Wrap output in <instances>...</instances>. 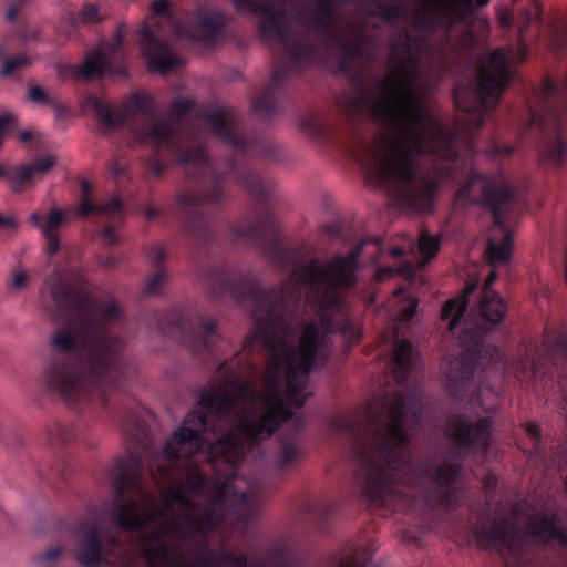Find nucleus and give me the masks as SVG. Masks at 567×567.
<instances>
[{"label": "nucleus", "mask_w": 567, "mask_h": 567, "mask_svg": "<svg viewBox=\"0 0 567 567\" xmlns=\"http://www.w3.org/2000/svg\"><path fill=\"white\" fill-rule=\"evenodd\" d=\"M420 354L409 340H396L393 346L392 375L400 386H405L412 370L416 369Z\"/></svg>", "instance_id": "412c9836"}, {"label": "nucleus", "mask_w": 567, "mask_h": 567, "mask_svg": "<svg viewBox=\"0 0 567 567\" xmlns=\"http://www.w3.org/2000/svg\"><path fill=\"white\" fill-rule=\"evenodd\" d=\"M200 554L197 555V563H179L174 567H264L262 565H250L245 554H234L227 548L215 550L208 543L202 544ZM271 567H295L287 557L286 550L278 547L274 550V563Z\"/></svg>", "instance_id": "f3484780"}, {"label": "nucleus", "mask_w": 567, "mask_h": 567, "mask_svg": "<svg viewBox=\"0 0 567 567\" xmlns=\"http://www.w3.org/2000/svg\"><path fill=\"white\" fill-rule=\"evenodd\" d=\"M43 305L56 320L72 327L56 329L49 339L51 357L42 372L49 395L73 408L97 404L110 410L120 395L131 363L124 353L125 341L114 330L123 312L111 300L99 305L79 286H70L54 270L40 291Z\"/></svg>", "instance_id": "39448f33"}, {"label": "nucleus", "mask_w": 567, "mask_h": 567, "mask_svg": "<svg viewBox=\"0 0 567 567\" xmlns=\"http://www.w3.org/2000/svg\"><path fill=\"white\" fill-rule=\"evenodd\" d=\"M394 269H392L391 267H384V268H380L377 272H375V277L378 280H385L388 278H392L394 276Z\"/></svg>", "instance_id": "6e6d98bb"}, {"label": "nucleus", "mask_w": 567, "mask_h": 567, "mask_svg": "<svg viewBox=\"0 0 567 567\" xmlns=\"http://www.w3.org/2000/svg\"><path fill=\"white\" fill-rule=\"evenodd\" d=\"M34 137L33 132L31 131H22L19 134V138L22 143H30Z\"/></svg>", "instance_id": "680f3d73"}, {"label": "nucleus", "mask_w": 567, "mask_h": 567, "mask_svg": "<svg viewBox=\"0 0 567 567\" xmlns=\"http://www.w3.org/2000/svg\"><path fill=\"white\" fill-rule=\"evenodd\" d=\"M524 430L532 443V456L538 460L544 458L545 454L543 446L542 429L539 424L534 421H529L524 425Z\"/></svg>", "instance_id": "c756f323"}, {"label": "nucleus", "mask_w": 567, "mask_h": 567, "mask_svg": "<svg viewBox=\"0 0 567 567\" xmlns=\"http://www.w3.org/2000/svg\"><path fill=\"white\" fill-rule=\"evenodd\" d=\"M64 219L62 210L58 208L52 209L42 226V233H56V229L63 224Z\"/></svg>", "instance_id": "58836bf2"}, {"label": "nucleus", "mask_w": 567, "mask_h": 567, "mask_svg": "<svg viewBox=\"0 0 567 567\" xmlns=\"http://www.w3.org/2000/svg\"><path fill=\"white\" fill-rule=\"evenodd\" d=\"M28 0H8L6 10V20L13 22L17 18L19 10L27 3Z\"/></svg>", "instance_id": "49530a36"}, {"label": "nucleus", "mask_w": 567, "mask_h": 567, "mask_svg": "<svg viewBox=\"0 0 567 567\" xmlns=\"http://www.w3.org/2000/svg\"><path fill=\"white\" fill-rule=\"evenodd\" d=\"M477 403L485 411H493L497 403L498 390L486 385L485 383H481L475 392Z\"/></svg>", "instance_id": "473e14b6"}, {"label": "nucleus", "mask_w": 567, "mask_h": 567, "mask_svg": "<svg viewBox=\"0 0 567 567\" xmlns=\"http://www.w3.org/2000/svg\"><path fill=\"white\" fill-rule=\"evenodd\" d=\"M340 567H362L359 561L357 555H348L340 560Z\"/></svg>", "instance_id": "864d4df0"}, {"label": "nucleus", "mask_w": 567, "mask_h": 567, "mask_svg": "<svg viewBox=\"0 0 567 567\" xmlns=\"http://www.w3.org/2000/svg\"><path fill=\"white\" fill-rule=\"evenodd\" d=\"M567 153V142L563 137H558L549 147V156L557 164H563Z\"/></svg>", "instance_id": "a19ab883"}, {"label": "nucleus", "mask_w": 567, "mask_h": 567, "mask_svg": "<svg viewBox=\"0 0 567 567\" xmlns=\"http://www.w3.org/2000/svg\"><path fill=\"white\" fill-rule=\"evenodd\" d=\"M20 42L25 45L28 42L38 40V30L28 24H19L13 29Z\"/></svg>", "instance_id": "79ce46f5"}, {"label": "nucleus", "mask_w": 567, "mask_h": 567, "mask_svg": "<svg viewBox=\"0 0 567 567\" xmlns=\"http://www.w3.org/2000/svg\"><path fill=\"white\" fill-rule=\"evenodd\" d=\"M205 280L214 297L251 305L256 327L243 351L268 352L265 394L241 377V353L219 359L217 343L228 341L216 318H190L173 309L159 322L163 334L178 339L195 357L216 362L223 380L200 391L199 409L186 414L161 452L154 451L132 409L118 408L138 435L110 472L113 496L104 509L126 532L165 522L140 538L138 555L147 567H166L172 560L166 535L187 539L181 519L204 538L203 544L219 527L247 528L256 516L258 495L239 488L245 480L237 465L293 420L290 404H306L308 377L327 363L331 336L341 334L347 351L362 337L341 293L354 287L357 278H289L268 289L257 278Z\"/></svg>", "instance_id": "f257e3e1"}, {"label": "nucleus", "mask_w": 567, "mask_h": 567, "mask_svg": "<svg viewBox=\"0 0 567 567\" xmlns=\"http://www.w3.org/2000/svg\"><path fill=\"white\" fill-rule=\"evenodd\" d=\"M50 107L52 109L56 121H63L71 114L69 106L60 102L56 97Z\"/></svg>", "instance_id": "de8ad7c7"}, {"label": "nucleus", "mask_w": 567, "mask_h": 567, "mask_svg": "<svg viewBox=\"0 0 567 567\" xmlns=\"http://www.w3.org/2000/svg\"><path fill=\"white\" fill-rule=\"evenodd\" d=\"M321 519H327L338 513V505L336 503H327L322 508L316 509Z\"/></svg>", "instance_id": "09e8293b"}, {"label": "nucleus", "mask_w": 567, "mask_h": 567, "mask_svg": "<svg viewBox=\"0 0 567 567\" xmlns=\"http://www.w3.org/2000/svg\"><path fill=\"white\" fill-rule=\"evenodd\" d=\"M302 425L300 422L296 424L293 430L280 436V450L276 456V465L280 472H284L303 457V451L300 444V435Z\"/></svg>", "instance_id": "4be33fe9"}, {"label": "nucleus", "mask_w": 567, "mask_h": 567, "mask_svg": "<svg viewBox=\"0 0 567 567\" xmlns=\"http://www.w3.org/2000/svg\"><path fill=\"white\" fill-rule=\"evenodd\" d=\"M527 58H528V48L523 41H519L518 47H517V54H516L515 59L518 60L519 62H525L527 60Z\"/></svg>", "instance_id": "5fc2aeb1"}, {"label": "nucleus", "mask_w": 567, "mask_h": 567, "mask_svg": "<svg viewBox=\"0 0 567 567\" xmlns=\"http://www.w3.org/2000/svg\"><path fill=\"white\" fill-rule=\"evenodd\" d=\"M43 237L47 240V254L50 256L59 252L61 245L60 238L56 233H42Z\"/></svg>", "instance_id": "a18cd8bd"}, {"label": "nucleus", "mask_w": 567, "mask_h": 567, "mask_svg": "<svg viewBox=\"0 0 567 567\" xmlns=\"http://www.w3.org/2000/svg\"><path fill=\"white\" fill-rule=\"evenodd\" d=\"M525 365L534 379L553 383L560 394L559 406L567 419V327L546 328L540 342L525 346Z\"/></svg>", "instance_id": "9b49d317"}, {"label": "nucleus", "mask_w": 567, "mask_h": 567, "mask_svg": "<svg viewBox=\"0 0 567 567\" xmlns=\"http://www.w3.org/2000/svg\"><path fill=\"white\" fill-rule=\"evenodd\" d=\"M31 166L28 164H20L10 167L9 182L12 184L14 193H21L24 185L33 178Z\"/></svg>", "instance_id": "c85d7f7f"}, {"label": "nucleus", "mask_w": 567, "mask_h": 567, "mask_svg": "<svg viewBox=\"0 0 567 567\" xmlns=\"http://www.w3.org/2000/svg\"><path fill=\"white\" fill-rule=\"evenodd\" d=\"M509 59L505 49L497 48L489 54L487 62L480 66L474 80L454 86L453 101L455 107L464 113L461 121L468 130H480L485 122V111L498 104L512 79Z\"/></svg>", "instance_id": "1a4fd4ad"}, {"label": "nucleus", "mask_w": 567, "mask_h": 567, "mask_svg": "<svg viewBox=\"0 0 567 567\" xmlns=\"http://www.w3.org/2000/svg\"><path fill=\"white\" fill-rule=\"evenodd\" d=\"M71 536L73 558L81 567H100L124 551L121 536L102 523L97 508H92L71 528Z\"/></svg>", "instance_id": "ddd939ff"}, {"label": "nucleus", "mask_w": 567, "mask_h": 567, "mask_svg": "<svg viewBox=\"0 0 567 567\" xmlns=\"http://www.w3.org/2000/svg\"><path fill=\"white\" fill-rule=\"evenodd\" d=\"M164 214L163 209L155 208V207H147L145 209V217L147 219H154L156 217H159Z\"/></svg>", "instance_id": "13d9d810"}, {"label": "nucleus", "mask_w": 567, "mask_h": 567, "mask_svg": "<svg viewBox=\"0 0 567 567\" xmlns=\"http://www.w3.org/2000/svg\"><path fill=\"white\" fill-rule=\"evenodd\" d=\"M28 282V275L24 271L16 272L12 276V287L16 289L23 288Z\"/></svg>", "instance_id": "8fccbe9b"}, {"label": "nucleus", "mask_w": 567, "mask_h": 567, "mask_svg": "<svg viewBox=\"0 0 567 567\" xmlns=\"http://www.w3.org/2000/svg\"><path fill=\"white\" fill-rule=\"evenodd\" d=\"M416 308H417L416 301H413L408 307H405L401 312L402 320H405V321L412 320L416 313Z\"/></svg>", "instance_id": "3c124183"}, {"label": "nucleus", "mask_w": 567, "mask_h": 567, "mask_svg": "<svg viewBox=\"0 0 567 567\" xmlns=\"http://www.w3.org/2000/svg\"><path fill=\"white\" fill-rule=\"evenodd\" d=\"M556 567H567V554L566 553H563L560 555V558L557 561Z\"/></svg>", "instance_id": "774afa93"}, {"label": "nucleus", "mask_w": 567, "mask_h": 567, "mask_svg": "<svg viewBox=\"0 0 567 567\" xmlns=\"http://www.w3.org/2000/svg\"><path fill=\"white\" fill-rule=\"evenodd\" d=\"M111 172L114 177H120L124 174V169L118 164H112Z\"/></svg>", "instance_id": "0e129e2a"}, {"label": "nucleus", "mask_w": 567, "mask_h": 567, "mask_svg": "<svg viewBox=\"0 0 567 567\" xmlns=\"http://www.w3.org/2000/svg\"><path fill=\"white\" fill-rule=\"evenodd\" d=\"M347 3H351L350 0H317L316 9L305 16V22L319 38L329 35L337 28V7Z\"/></svg>", "instance_id": "aec40b11"}, {"label": "nucleus", "mask_w": 567, "mask_h": 567, "mask_svg": "<svg viewBox=\"0 0 567 567\" xmlns=\"http://www.w3.org/2000/svg\"><path fill=\"white\" fill-rule=\"evenodd\" d=\"M493 431L494 420L489 415L473 420L467 414H457L449 421V436L462 453L487 454Z\"/></svg>", "instance_id": "2eb2a0df"}, {"label": "nucleus", "mask_w": 567, "mask_h": 567, "mask_svg": "<svg viewBox=\"0 0 567 567\" xmlns=\"http://www.w3.org/2000/svg\"><path fill=\"white\" fill-rule=\"evenodd\" d=\"M166 257L167 251L162 245H153L147 251V258L155 270L166 269L164 265Z\"/></svg>", "instance_id": "4c0bfd02"}, {"label": "nucleus", "mask_w": 567, "mask_h": 567, "mask_svg": "<svg viewBox=\"0 0 567 567\" xmlns=\"http://www.w3.org/2000/svg\"><path fill=\"white\" fill-rule=\"evenodd\" d=\"M63 551V546L50 547L45 549L43 553L39 554L38 560L42 565L50 567L61 558Z\"/></svg>", "instance_id": "ea45409f"}, {"label": "nucleus", "mask_w": 567, "mask_h": 567, "mask_svg": "<svg viewBox=\"0 0 567 567\" xmlns=\"http://www.w3.org/2000/svg\"><path fill=\"white\" fill-rule=\"evenodd\" d=\"M125 33L118 28L113 41L103 43L86 54L85 61L78 72L86 80L93 78H124L126 64L122 45Z\"/></svg>", "instance_id": "dca6fc26"}, {"label": "nucleus", "mask_w": 567, "mask_h": 567, "mask_svg": "<svg viewBox=\"0 0 567 567\" xmlns=\"http://www.w3.org/2000/svg\"><path fill=\"white\" fill-rule=\"evenodd\" d=\"M118 262V260L113 257V256H109V257H105L104 259H102L101 264L106 267V268H113L115 267V265Z\"/></svg>", "instance_id": "e2e57ef3"}, {"label": "nucleus", "mask_w": 567, "mask_h": 567, "mask_svg": "<svg viewBox=\"0 0 567 567\" xmlns=\"http://www.w3.org/2000/svg\"><path fill=\"white\" fill-rule=\"evenodd\" d=\"M194 106L195 102L190 99H174L169 107L172 121H166L159 116L152 95L146 93L134 92L121 106H114L94 94L85 100V107L94 112L103 133L130 126L137 140L153 147L154 156L147 168L154 177H161L172 162L185 165L187 177L199 183L195 188L179 192L175 197L182 233L199 251L204 252L215 240V231L206 210H220L226 206L229 195L225 183L228 177L235 176L254 200L256 218L244 216L238 223L228 225L229 236L234 240L258 247L264 257L277 267L290 268L296 254L282 244L280 227L272 210V185L247 163L252 156L267 162L279 161V146L269 140L248 136L235 109H213L203 114V118L210 131L235 151L225 169L218 171L204 146L185 145L181 141L177 123Z\"/></svg>", "instance_id": "f03ea898"}, {"label": "nucleus", "mask_w": 567, "mask_h": 567, "mask_svg": "<svg viewBox=\"0 0 567 567\" xmlns=\"http://www.w3.org/2000/svg\"><path fill=\"white\" fill-rule=\"evenodd\" d=\"M14 226L16 223L12 217L0 215V228L10 229Z\"/></svg>", "instance_id": "4d7b16f0"}, {"label": "nucleus", "mask_w": 567, "mask_h": 567, "mask_svg": "<svg viewBox=\"0 0 567 567\" xmlns=\"http://www.w3.org/2000/svg\"><path fill=\"white\" fill-rule=\"evenodd\" d=\"M514 152V147L512 145H499L497 143H493L486 151V154L493 158H499L505 156H511Z\"/></svg>", "instance_id": "c03bdc74"}, {"label": "nucleus", "mask_w": 567, "mask_h": 567, "mask_svg": "<svg viewBox=\"0 0 567 567\" xmlns=\"http://www.w3.org/2000/svg\"><path fill=\"white\" fill-rule=\"evenodd\" d=\"M429 1L430 4L413 18L420 33L402 30L390 40L395 65L389 75L378 79L374 90L361 84L351 100L358 113L369 116L383 128L374 143L359 135L349 142L313 114L300 122L306 135L339 147L379 186L392 192L401 205L422 213L431 210L437 184L419 173L417 157L431 155L444 161L455 155V134L442 127L413 86L416 69L430 48L423 32L433 34L444 30L450 38L454 25L474 8V0Z\"/></svg>", "instance_id": "7ed1b4c3"}, {"label": "nucleus", "mask_w": 567, "mask_h": 567, "mask_svg": "<svg viewBox=\"0 0 567 567\" xmlns=\"http://www.w3.org/2000/svg\"><path fill=\"white\" fill-rule=\"evenodd\" d=\"M323 43L326 50L334 47L339 51L338 68L342 73H349L352 64L365 56V47L370 45L372 38L369 37L362 29L354 32L352 39H347L344 34L336 28L329 35L319 38Z\"/></svg>", "instance_id": "a211bd4d"}, {"label": "nucleus", "mask_w": 567, "mask_h": 567, "mask_svg": "<svg viewBox=\"0 0 567 567\" xmlns=\"http://www.w3.org/2000/svg\"><path fill=\"white\" fill-rule=\"evenodd\" d=\"M441 248V237L422 231L419 238V250L425 261L434 258Z\"/></svg>", "instance_id": "7c9ffc66"}, {"label": "nucleus", "mask_w": 567, "mask_h": 567, "mask_svg": "<svg viewBox=\"0 0 567 567\" xmlns=\"http://www.w3.org/2000/svg\"><path fill=\"white\" fill-rule=\"evenodd\" d=\"M484 484L487 489V493L494 492L497 488L498 484L497 477L494 474L488 473L484 478Z\"/></svg>", "instance_id": "603ef678"}, {"label": "nucleus", "mask_w": 567, "mask_h": 567, "mask_svg": "<svg viewBox=\"0 0 567 567\" xmlns=\"http://www.w3.org/2000/svg\"><path fill=\"white\" fill-rule=\"evenodd\" d=\"M474 535L480 547L499 554L505 567H546L536 547H567V524L556 511L533 513L522 527L514 514L497 508L494 514L481 517Z\"/></svg>", "instance_id": "423d86ee"}, {"label": "nucleus", "mask_w": 567, "mask_h": 567, "mask_svg": "<svg viewBox=\"0 0 567 567\" xmlns=\"http://www.w3.org/2000/svg\"><path fill=\"white\" fill-rule=\"evenodd\" d=\"M386 409L390 421L385 426L378 414L368 427L357 416L341 415L331 420V430L351 444L358 463L354 481L369 506L391 508L400 503L417 511L432 529L463 502L464 489L457 485L463 465L453 460L433 463L413 456L409 431L419 427L424 415L419 388L395 392Z\"/></svg>", "instance_id": "20e7f679"}, {"label": "nucleus", "mask_w": 567, "mask_h": 567, "mask_svg": "<svg viewBox=\"0 0 567 567\" xmlns=\"http://www.w3.org/2000/svg\"><path fill=\"white\" fill-rule=\"evenodd\" d=\"M72 475L71 467L64 463L60 462L48 473H43L42 471L39 473L40 480L52 486L55 489L62 488V483H66Z\"/></svg>", "instance_id": "bb28decb"}, {"label": "nucleus", "mask_w": 567, "mask_h": 567, "mask_svg": "<svg viewBox=\"0 0 567 567\" xmlns=\"http://www.w3.org/2000/svg\"><path fill=\"white\" fill-rule=\"evenodd\" d=\"M279 0H233L240 14L259 16L257 29L265 42L278 40L286 50V59L276 63L269 84L254 100L257 113L271 117L278 109V95L284 91L288 78L299 68L311 65L320 58V48L311 41L295 38L288 24V11L285 4L277 6Z\"/></svg>", "instance_id": "0eeeda50"}, {"label": "nucleus", "mask_w": 567, "mask_h": 567, "mask_svg": "<svg viewBox=\"0 0 567 567\" xmlns=\"http://www.w3.org/2000/svg\"><path fill=\"white\" fill-rule=\"evenodd\" d=\"M501 178V175L471 171L466 183L460 189V195L470 196L477 185L481 187L478 203L493 215L492 236L486 247V254L493 265L506 264L513 254L514 235L506 220L515 200V190L508 185H502Z\"/></svg>", "instance_id": "9d476101"}, {"label": "nucleus", "mask_w": 567, "mask_h": 567, "mask_svg": "<svg viewBox=\"0 0 567 567\" xmlns=\"http://www.w3.org/2000/svg\"><path fill=\"white\" fill-rule=\"evenodd\" d=\"M405 255V250L404 248L400 247V246H394L390 249V256L398 259V258H401Z\"/></svg>", "instance_id": "bf43d9fd"}, {"label": "nucleus", "mask_w": 567, "mask_h": 567, "mask_svg": "<svg viewBox=\"0 0 567 567\" xmlns=\"http://www.w3.org/2000/svg\"><path fill=\"white\" fill-rule=\"evenodd\" d=\"M55 157L52 155L42 157L33 163L28 164L31 166L33 175L37 173H47L55 165Z\"/></svg>", "instance_id": "37998d69"}, {"label": "nucleus", "mask_w": 567, "mask_h": 567, "mask_svg": "<svg viewBox=\"0 0 567 567\" xmlns=\"http://www.w3.org/2000/svg\"><path fill=\"white\" fill-rule=\"evenodd\" d=\"M47 435L53 445H66L79 437V430L72 425L54 421L47 427Z\"/></svg>", "instance_id": "393cba45"}, {"label": "nucleus", "mask_w": 567, "mask_h": 567, "mask_svg": "<svg viewBox=\"0 0 567 567\" xmlns=\"http://www.w3.org/2000/svg\"><path fill=\"white\" fill-rule=\"evenodd\" d=\"M18 127V118L13 113L4 112L0 114V150L2 148L7 133Z\"/></svg>", "instance_id": "e433bc0d"}, {"label": "nucleus", "mask_w": 567, "mask_h": 567, "mask_svg": "<svg viewBox=\"0 0 567 567\" xmlns=\"http://www.w3.org/2000/svg\"><path fill=\"white\" fill-rule=\"evenodd\" d=\"M10 166L0 164V178H7L9 181Z\"/></svg>", "instance_id": "69168bd1"}, {"label": "nucleus", "mask_w": 567, "mask_h": 567, "mask_svg": "<svg viewBox=\"0 0 567 567\" xmlns=\"http://www.w3.org/2000/svg\"><path fill=\"white\" fill-rule=\"evenodd\" d=\"M561 94V87L550 76H545L539 89V99L543 103L549 104L556 101Z\"/></svg>", "instance_id": "72a5a7b5"}, {"label": "nucleus", "mask_w": 567, "mask_h": 567, "mask_svg": "<svg viewBox=\"0 0 567 567\" xmlns=\"http://www.w3.org/2000/svg\"><path fill=\"white\" fill-rule=\"evenodd\" d=\"M0 61L2 63L1 74L3 76H10L14 72L30 66L32 58L25 51H22L14 56L6 55V58L0 59Z\"/></svg>", "instance_id": "cd10ccee"}, {"label": "nucleus", "mask_w": 567, "mask_h": 567, "mask_svg": "<svg viewBox=\"0 0 567 567\" xmlns=\"http://www.w3.org/2000/svg\"><path fill=\"white\" fill-rule=\"evenodd\" d=\"M183 33V21L172 11L168 0H155L151 17L140 29V45L148 69L166 73L178 66L181 60L173 53L169 40Z\"/></svg>", "instance_id": "f8f14e48"}, {"label": "nucleus", "mask_w": 567, "mask_h": 567, "mask_svg": "<svg viewBox=\"0 0 567 567\" xmlns=\"http://www.w3.org/2000/svg\"><path fill=\"white\" fill-rule=\"evenodd\" d=\"M373 7V9L365 8L363 13L370 18H381L390 24L396 23L406 13L401 2L386 4L383 0H379V3H374Z\"/></svg>", "instance_id": "b1692460"}, {"label": "nucleus", "mask_w": 567, "mask_h": 567, "mask_svg": "<svg viewBox=\"0 0 567 567\" xmlns=\"http://www.w3.org/2000/svg\"><path fill=\"white\" fill-rule=\"evenodd\" d=\"M81 198L75 207V214L81 219H90L100 226L99 236L107 244L118 243L117 229L122 224L124 204L118 196L112 197L106 203H96L92 196L93 188L89 181L80 183Z\"/></svg>", "instance_id": "4468645a"}, {"label": "nucleus", "mask_w": 567, "mask_h": 567, "mask_svg": "<svg viewBox=\"0 0 567 567\" xmlns=\"http://www.w3.org/2000/svg\"><path fill=\"white\" fill-rule=\"evenodd\" d=\"M351 3H361L364 6L363 10L368 8L367 6H373L374 3H379V0H350Z\"/></svg>", "instance_id": "338daca9"}, {"label": "nucleus", "mask_w": 567, "mask_h": 567, "mask_svg": "<svg viewBox=\"0 0 567 567\" xmlns=\"http://www.w3.org/2000/svg\"><path fill=\"white\" fill-rule=\"evenodd\" d=\"M30 220L31 223L34 225V226H38L42 229V226H43V217L41 214L39 213H33L31 216H30Z\"/></svg>", "instance_id": "052dcab7"}, {"label": "nucleus", "mask_w": 567, "mask_h": 567, "mask_svg": "<svg viewBox=\"0 0 567 567\" xmlns=\"http://www.w3.org/2000/svg\"><path fill=\"white\" fill-rule=\"evenodd\" d=\"M27 97L30 102H32L35 105H48L50 106L53 101L55 100V96L51 95L48 91H45L41 85L39 84H31L28 87Z\"/></svg>", "instance_id": "c9c22d12"}, {"label": "nucleus", "mask_w": 567, "mask_h": 567, "mask_svg": "<svg viewBox=\"0 0 567 567\" xmlns=\"http://www.w3.org/2000/svg\"><path fill=\"white\" fill-rule=\"evenodd\" d=\"M168 280V272L166 269H157L150 276L144 285L143 292L145 296L157 297L162 293V289Z\"/></svg>", "instance_id": "2f4dec72"}, {"label": "nucleus", "mask_w": 567, "mask_h": 567, "mask_svg": "<svg viewBox=\"0 0 567 567\" xmlns=\"http://www.w3.org/2000/svg\"><path fill=\"white\" fill-rule=\"evenodd\" d=\"M22 42L19 41L18 35L13 30L0 37V59H4L6 55H10L14 52L24 51Z\"/></svg>", "instance_id": "f704fd0d"}, {"label": "nucleus", "mask_w": 567, "mask_h": 567, "mask_svg": "<svg viewBox=\"0 0 567 567\" xmlns=\"http://www.w3.org/2000/svg\"><path fill=\"white\" fill-rule=\"evenodd\" d=\"M225 22V16L221 12H213L206 7H199L187 23L183 22V33L176 34L175 38L210 43L221 34Z\"/></svg>", "instance_id": "6ab92c4d"}, {"label": "nucleus", "mask_w": 567, "mask_h": 567, "mask_svg": "<svg viewBox=\"0 0 567 567\" xmlns=\"http://www.w3.org/2000/svg\"><path fill=\"white\" fill-rule=\"evenodd\" d=\"M477 287V280L467 282L460 298L450 299L443 306L442 319L450 320V330L455 329L462 322L470 305V297L476 291Z\"/></svg>", "instance_id": "5701e85b"}, {"label": "nucleus", "mask_w": 567, "mask_h": 567, "mask_svg": "<svg viewBox=\"0 0 567 567\" xmlns=\"http://www.w3.org/2000/svg\"><path fill=\"white\" fill-rule=\"evenodd\" d=\"M497 275L491 272L486 278L478 302V317L466 322L460 336L462 352L451 362L446 373L450 395L462 400L475 375L497 368L503 361L502 350L486 341V336L499 324L506 315V303L499 293L492 290Z\"/></svg>", "instance_id": "6e6552de"}, {"label": "nucleus", "mask_w": 567, "mask_h": 567, "mask_svg": "<svg viewBox=\"0 0 567 567\" xmlns=\"http://www.w3.org/2000/svg\"><path fill=\"white\" fill-rule=\"evenodd\" d=\"M68 23L72 29L78 28L81 24L96 23L101 20V14L97 6L94 3H84L82 9L75 12H69L66 17Z\"/></svg>", "instance_id": "a878e982"}]
</instances>
